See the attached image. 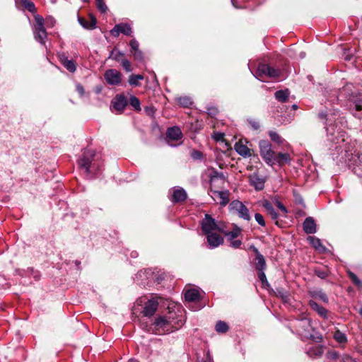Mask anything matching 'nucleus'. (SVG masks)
Masks as SVG:
<instances>
[{"label": "nucleus", "mask_w": 362, "mask_h": 362, "mask_svg": "<svg viewBox=\"0 0 362 362\" xmlns=\"http://www.w3.org/2000/svg\"><path fill=\"white\" fill-rule=\"evenodd\" d=\"M200 293L197 288H188L185 291V298L187 302H194L199 299Z\"/></svg>", "instance_id": "nucleus-21"}, {"label": "nucleus", "mask_w": 362, "mask_h": 362, "mask_svg": "<svg viewBox=\"0 0 362 362\" xmlns=\"http://www.w3.org/2000/svg\"><path fill=\"white\" fill-rule=\"evenodd\" d=\"M129 104L136 110H141V107H140V101L139 100L132 95L129 98Z\"/></svg>", "instance_id": "nucleus-37"}, {"label": "nucleus", "mask_w": 362, "mask_h": 362, "mask_svg": "<svg viewBox=\"0 0 362 362\" xmlns=\"http://www.w3.org/2000/svg\"><path fill=\"white\" fill-rule=\"evenodd\" d=\"M323 353V349L321 346H316L315 349H312V350H310L308 351V354L310 356H315V357H318V356H320Z\"/></svg>", "instance_id": "nucleus-39"}, {"label": "nucleus", "mask_w": 362, "mask_h": 362, "mask_svg": "<svg viewBox=\"0 0 362 362\" xmlns=\"http://www.w3.org/2000/svg\"><path fill=\"white\" fill-rule=\"evenodd\" d=\"M276 98L280 102H285L288 99V90H278L275 93Z\"/></svg>", "instance_id": "nucleus-33"}, {"label": "nucleus", "mask_w": 362, "mask_h": 362, "mask_svg": "<svg viewBox=\"0 0 362 362\" xmlns=\"http://www.w3.org/2000/svg\"><path fill=\"white\" fill-rule=\"evenodd\" d=\"M191 156L194 160L201 159L202 158V153L199 151H193Z\"/></svg>", "instance_id": "nucleus-51"}, {"label": "nucleus", "mask_w": 362, "mask_h": 362, "mask_svg": "<svg viewBox=\"0 0 362 362\" xmlns=\"http://www.w3.org/2000/svg\"><path fill=\"white\" fill-rule=\"evenodd\" d=\"M275 162L276 161L279 165H284L290 160V156L288 153H279L277 156H275Z\"/></svg>", "instance_id": "nucleus-28"}, {"label": "nucleus", "mask_w": 362, "mask_h": 362, "mask_svg": "<svg viewBox=\"0 0 362 362\" xmlns=\"http://www.w3.org/2000/svg\"><path fill=\"white\" fill-rule=\"evenodd\" d=\"M35 25L34 28L35 38L41 44H45L47 38V32L44 27V18L39 16H35Z\"/></svg>", "instance_id": "nucleus-7"}, {"label": "nucleus", "mask_w": 362, "mask_h": 362, "mask_svg": "<svg viewBox=\"0 0 362 362\" xmlns=\"http://www.w3.org/2000/svg\"><path fill=\"white\" fill-rule=\"evenodd\" d=\"M269 137L272 141L277 144H281L283 140L281 137L275 132L270 131L269 132Z\"/></svg>", "instance_id": "nucleus-40"}, {"label": "nucleus", "mask_w": 362, "mask_h": 362, "mask_svg": "<svg viewBox=\"0 0 362 362\" xmlns=\"http://www.w3.org/2000/svg\"><path fill=\"white\" fill-rule=\"evenodd\" d=\"M334 339L339 343L340 344H344L346 341L347 339H346V337L345 335V334H344L343 332H340L339 330H337L334 333Z\"/></svg>", "instance_id": "nucleus-34"}, {"label": "nucleus", "mask_w": 362, "mask_h": 362, "mask_svg": "<svg viewBox=\"0 0 362 362\" xmlns=\"http://www.w3.org/2000/svg\"><path fill=\"white\" fill-rule=\"evenodd\" d=\"M187 198V193L182 188L177 187L174 188L173 190V194L171 201L173 202H179L185 200Z\"/></svg>", "instance_id": "nucleus-20"}, {"label": "nucleus", "mask_w": 362, "mask_h": 362, "mask_svg": "<svg viewBox=\"0 0 362 362\" xmlns=\"http://www.w3.org/2000/svg\"><path fill=\"white\" fill-rule=\"evenodd\" d=\"M352 84H347L339 90L338 100L343 96L348 98L351 104L350 109L354 116L356 118H362V93L354 95L352 92Z\"/></svg>", "instance_id": "nucleus-1"}, {"label": "nucleus", "mask_w": 362, "mask_h": 362, "mask_svg": "<svg viewBox=\"0 0 362 362\" xmlns=\"http://www.w3.org/2000/svg\"><path fill=\"white\" fill-rule=\"evenodd\" d=\"M202 229L205 234L214 233L215 230H221L215 219L209 214H206L202 221Z\"/></svg>", "instance_id": "nucleus-10"}, {"label": "nucleus", "mask_w": 362, "mask_h": 362, "mask_svg": "<svg viewBox=\"0 0 362 362\" xmlns=\"http://www.w3.org/2000/svg\"><path fill=\"white\" fill-rule=\"evenodd\" d=\"M144 328L148 332H151L158 334H163L173 332L177 329L175 321L170 316L169 317H158L156 319L154 322L149 326L146 325Z\"/></svg>", "instance_id": "nucleus-2"}, {"label": "nucleus", "mask_w": 362, "mask_h": 362, "mask_svg": "<svg viewBox=\"0 0 362 362\" xmlns=\"http://www.w3.org/2000/svg\"><path fill=\"white\" fill-rule=\"evenodd\" d=\"M215 329L218 333H226L228 330V326L225 322L218 321L216 325Z\"/></svg>", "instance_id": "nucleus-32"}, {"label": "nucleus", "mask_w": 362, "mask_h": 362, "mask_svg": "<svg viewBox=\"0 0 362 362\" xmlns=\"http://www.w3.org/2000/svg\"><path fill=\"white\" fill-rule=\"evenodd\" d=\"M308 240L312 245V246L314 247L318 251L324 252L325 250V247L322 245L321 240L319 238L316 237L310 236L308 237Z\"/></svg>", "instance_id": "nucleus-25"}, {"label": "nucleus", "mask_w": 362, "mask_h": 362, "mask_svg": "<svg viewBox=\"0 0 362 362\" xmlns=\"http://www.w3.org/2000/svg\"><path fill=\"white\" fill-rule=\"evenodd\" d=\"M128 362H139V361L136 359L131 358L128 361Z\"/></svg>", "instance_id": "nucleus-57"}, {"label": "nucleus", "mask_w": 362, "mask_h": 362, "mask_svg": "<svg viewBox=\"0 0 362 362\" xmlns=\"http://www.w3.org/2000/svg\"><path fill=\"white\" fill-rule=\"evenodd\" d=\"M124 54L120 52L117 48L115 47L110 54L109 58L112 59L115 61L119 62Z\"/></svg>", "instance_id": "nucleus-31"}, {"label": "nucleus", "mask_w": 362, "mask_h": 362, "mask_svg": "<svg viewBox=\"0 0 362 362\" xmlns=\"http://www.w3.org/2000/svg\"><path fill=\"white\" fill-rule=\"evenodd\" d=\"M215 112H216V110H212V111H211V112H210L209 113H210V114H214V113H215Z\"/></svg>", "instance_id": "nucleus-61"}, {"label": "nucleus", "mask_w": 362, "mask_h": 362, "mask_svg": "<svg viewBox=\"0 0 362 362\" xmlns=\"http://www.w3.org/2000/svg\"><path fill=\"white\" fill-rule=\"evenodd\" d=\"M76 90L81 96H83L84 95V93H85L84 88H83V86H81V84L78 83L76 85Z\"/></svg>", "instance_id": "nucleus-54"}, {"label": "nucleus", "mask_w": 362, "mask_h": 362, "mask_svg": "<svg viewBox=\"0 0 362 362\" xmlns=\"http://www.w3.org/2000/svg\"><path fill=\"white\" fill-rule=\"evenodd\" d=\"M144 78L143 75L137 74V75H132L129 78V83L130 85L138 86H139V81L142 80Z\"/></svg>", "instance_id": "nucleus-35"}, {"label": "nucleus", "mask_w": 362, "mask_h": 362, "mask_svg": "<svg viewBox=\"0 0 362 362\" xmlns=\"http://www.w3.org/2000/svg\"><path fill=\"white\" fill-rule=\"evenodd\" d=\"M293 108H296V107H297V106H296V105H293Z\"/></svg>", "instance_id": "nucleus-62"}, {"label": "nucleus", "mask_w": 362, "mask_h": 362, "mask_svg": "<svg viewBox=\"0 0 362 362\" xmlns=\"http://www.w3.org/2000/svg\"><path fill=\"white\" fill-rule=\"evenodd\" d=\"M234 148L236 152L244 158H249L252 156L251 149L241 141L237 142Z\"/></svg>", "instance_id": "nucleus-18"}, {"label": "nucleus", "mask_w": 362, "mask_h": 362, "mask_svg": "<svg viewBox=\"0 0 362 362\" xmlns=\"http://www.w3.org/2000/svg\"><path fill=\"white\" fill-rule=\"evenodd\" d=\"M25 8L30 12H35V4L31 1H25L24 2Z\"/></svg>", "instance_id": "nucleus-44"}, {"label": "nucleus", "mask_w": 362, "mask_h": 362, "mask_svg": "<svg viewBox=\"0 0 362 362\" xmlns=\"http://www.w3.org/2000/svg\"><path fill=\"white\" fill-rule=\"evenodd\" d=\"M255 267L258 271L264 270L266 268L265 259L263 255L259 252H257L255 258Z\"/></svg>", "instance_id": "nucleus-26"}, {"label": "nucleus", "mask_w": 362, "mask_h": 362, "mask_svg": "<svg viewBox=\"0 0 362 362\" xmlns=\"http://www.w3.org/2000/svg\"><path fill=\"white\" fill-rule=\"evenodd\" d=\"M240 233L241 229L235 226L233 230L226 233V235L228 237V240H232L238 237Z\"/></svg>", "instance_id": "nucleus-30"}, {"label": "nucleus", "mask_w": 362, "mask_h": 362, "mask_svg": "<svg viewBox=\"0 0 362 362\" xmlns=\"http://www.w3.org/2000/svg\"><path fill=\"white\" fill-rule=\"evenodd\" d=\"M132 53L134 55L135 59L139 61H141L143 59V54L139 49L135 50Z\"/></svg>", "instance_id": "nucleus-48"}, {"label": "nucleus", "mask_w": 362, "mask_h": 362, "mask_svg": "<svg viewBox=\"0 0 362 362\" xmlns=\"http://www.w3.org/2000/svg\"><path fill=\"white\" fill-rule=\"evenodd\" d=\"M300 325L304 327L305 329H308L310 327V321L307 319H303L300 322Z\"/></svg>", "instance_id": "nucleus-52"}, {"label": "nucleus", "mask_w": 362, "mask_h": 362, "mask_svg": "<svg viewBox=\"0 0 362 362\" xmlns=\"http://www.w3.org/2000/svg\"><path fill=\"white\" fill-rule=\"evenodd\" d=\"M249 182L256 190H262L264 187V179L256 173H254L249 176Z\"/></svg>", "instance_id": "nucleus-13"}, {"label": "nucleus", "mask_w": 362, "mask_h": 362, "mask_svg": "<svg viewBox=\"0 0 362 362\" xmlns=\"http://www.w3.org/2000/svg\"><path fill=\"white\" fill-rule=\"evenodd\" d=\"M62 64L70 72L74 73L76 70V64L73 60L69 59L64 54L59 55Z\"/></svg>", "instance_id": "nucleus-23"}, {"label": "nucleus", "mask_w": 362, "mask_h": 362, "mask_svg": "<svg viewBox=\"0 0 362 362\" xmlns=\"http://www.w3.org/2000/svg\"><path fill=\"white\" fill-rule=\"evenodd\" d=\"M309 305L310 308L317 312V313L322 318L327 319L328 318V310L324 307L318 305L314 300L309 301Z\"/></svg>", "instance_id": "nucleus-22"}, {"label": "nucleus", "mask_w": 362, "mask_h": 362, "mask_svg": "<svg viewBox=\"0 0 362 362\" xmlns=\"http://www.w3.org/2000/svg\"><path fill=\"white\" fill-rule=\"evenodd\" d=\"M177 102L184 107H188L192 105V100L188 96L180 97L177 98Z\"/></svg>", "instance_id": "nucleus-29"}, {"label": "nucleus", "mask_w": 362, "mask_h": 362, "mask_svg": "<svg viewBox=\"0 0 362 362\" xmlns=\"http://www.w3.org/2000/svg\"><path fill=\"white\" fill-rule=\"evenodd\" d=\"M96 4H97V7L102 12V13H105L106 11L107 10V6L105 5V2L103 0H96Z\"/></svg>", "instance_id": "nucleus-43"}, {"label": "nucleus", "mask_w": 362, "mask_h": 362, "mask_svg": "<svg viewBox=\"0 0 362 362\" xmlns=\"http://www.w3.org/2000/svg\"><path fill=\"white\" fill-rule=\"evenodd\" d=\"M95 156L94 151L86 150L83 152L82 158L78 160V165L87 173H91L92 161Z\"/></svg>", "instance_id": "nucleus-9"}, {"label": "nucleus", "mask_w": 362, "mask_h": 362, "mask_svg": "<svg viewBox=\"0 0 362 362\" xmlns=\"http://www.w3.org/2000/svg\"><path fill=\"white\" fill-rule=\"evenodd\" d=\"M110 33L114 37H118L120 33L127 36H131L132 33V29L130 25L122 23L115 25V27L110 30Z\"/></svg>", "instance_id": "nucleus-11"}, {"label": "nucleus", "mask_w": 362, "mask_h": 362, "mask_svg": "<svg viewBox=\"0 0 362 362\" xmlns=\"http://www.w3.org/2000/svg\"><path fill=\"white\" fill-rule=\"evenodd\" d=\"M322 119H326L327 122V134L331 136L330 139L334 141L337 139V136H335V125L333 122H336L339 119V111L329 110L326 113H320L319 115Z\"/></svg>", "instance_id": "nucleus-4"}, {"label": "nucleus", "mask_w": 362, "mask_h": 362, "mask_svg": "<svg viewBox=\"0 0 362 362\" xmlns=\"http://www.w3.org/2000/svg\"><path fill=\"white\" fill-rule=\"evenodd\" d=\"M255 218L256 220V221L262 226H265V221H264V217L262 216V215H261L259 213H257L255 214Z\"/></svg>", "instance_id": "nucleus-45"}, {"label": "nucleus", "mask_w": 362, "mask_h": 362, "mask_svg": "<svg viewBox=\"0 0 362 362\" xmlns=\"http://www.w3.org/2000/svg\"><path fill=\"white\" fill-rule=\"evenodd\" d=\"M262 206L273 219H276L278 218V213L276 211V210L274 209V208L269 202H264Z\"/></svg>", "instance_id": "nucleus-27"}, {"label": "nucleus", "mask_w": 362, "mask_h": 362, "mask_svg": "<svg viewBox=\"0 0 362 362\" xmlns=\"http://www.w3.org/2000/svg\"><path fill=\"white\" fill-rule=\"evenodd\" d=\"M277 206L284 213H287L286 207L281 202H278Z\"/></svg>", "instance_id": "nucleus-55"}, {"label": "nucleus", "mask_w": 362, "mask_h": 362, "mask_svg": "<svg viewBox=\"0 0 362 362\" xmlns=\"http://www.w3.org/2000/svg\"><path fill=\"white\" fill-rule=\"evenodd\" d=\"M258 277L263 284H268L264 270L258 271Z\"/></svg>", "instance_id": "nucleus-46"}, {"label": "nucleus", "mask_w": 362, "mask_h": 362, "mask_svg": "<svg viewBox=\"0 0 362 362\" xmlns=\"http://www.w3.org/2000/svg\"><path fill=\"white\" fill-rule=\"evenodd\" d=\"M230 211L238 216L239 218L246 221H250L251 216L249 212V209L247 206L239 200H234L229 204Z\"/></svg>", "instance_id": "nucleus-6"}, {"label": "nucleus", "mask_w": 362, "mask_h": 362, "mask_svg": "<svg viewBox=\"0 0 362 362\" xmlns=\"http://www.w3.org/2000/svg\"><path fill=\"white\" fill-rule=\"evenodd\" d=\"M113 108L119 112H122L127 105V101L124 96L117 95L115 97L114 100L112 102Z\"/></svg>", "instance_id": "nucleus-17"}, {"label": "nucleus", "mask_w": 362, "mask_h": 362, "mask_svg": "<svg viewBox=\"0 0 362 362\" xmlns=\"http://www.w3.org/2000/svg\"><path fill=\"white\" fill-rule=\"evenodd\" d=\"M352 160L354 161V164L357 166L362 165V156L358 153L352 155Z\"/></svg>", "instance_id": "nucleus-42"}, {"label": "nucleus", "mask_w": 362, "mask_h": 362, "mask_svg": "<svg viewBox=\"0 0 362 362\" xmlns=\"http://www.w3.org/2000/svg\"><path fill=\"white\" fill-rule=\"evenodd\" d=\"M88 0H83V1H87Z\"/></svg>", "instance_id": "nucleus-63"}, {"label": "nucleus", "mask_w": 362, "mask_h": 362, "mask_svg": "<svg viewBox=\"0 0 362 362\" xmlns=\"http://www.w3.org/2000/svg\"><path fill=\"white\" fill-rule=\"evenodd\" d=\"M315 274L321 279H325L327 276V273L325 271L316 270Z\"/></svg>", "instance_id": "nucleus-53"}, {"label": "nucleus", "mask_w": 362, "mask_h": 362, "mask_svg": "<svg viewBox=\"0 0 362 362\" xmlns=\"http://www.w3.org/2000/svg\"><path fill=\"white\" fill-rule=\"evenodd\" d=\"M158 305V303L156 300H154V299L149 300L145 304L144 310L142 312L144 316H145V317L152 316L157 310Z\"/></svg>", "instance_id": "nucleus-15"}, {"label": "nucleus", "mask_w": 362, "mask_h": 362, "mask_svg": "<svg viewBox=\"0 0 362 362\" xmlns=\"http://www.w3.org/2000/svg\"><path fill=\"white\" fill-rule=\"evenodd\" d=\"M260 155L264 160L269 165L272 166L275 163V153L272 149V144L269 141L261 140L259 142Z\"/></svg>", "instance_id": "nucleus-5"}, {"label": "nucleus", "mask_w": 362, "mask_h": 362, "mask_svg": "<svg viewBox=\"0 0 362 362\" xmlns=\"http://www.w3.org/2000/svg\"><path fill=\"white\" fill-rule=\"evenodd\" d=\"M166 137L168 143L171 141H178L182 138L181 130L177 127H170L167 130Z\"/></svg>", "instance_id": "nucleus-16"}, {"label": "nucleus", "mask_w": 362, "mask_h": 362, "mask_svg": "<svg viewBox=\"0 0 362 362\" xmlns=\"http://www.w3.org/2000/svg\"><path fill=\"white\" fill-rule=\"evenodd\" d=\"M313 297H315V298L320 299V300H321L322 301H323V302H325L326 303H328V297L322 291H315L313 293Z\"/></svg>", "instance_id": "nucleus-36"}, {"label": "nucleus", "mask_w": 362, "mask_h": 362, "mask_svg": "<svg viewBox=\"0 0 362 362\" xmlns=\"http://www.w3.org/2000/svg\"><path fill=\"white\" fill-rule=\"evenodd\" d=\"M129 45L132 49L131 52H133L134 51L139 49V42L135 39H132L130 41Z\"/></svg>", "instance_id": "nucleus-47"}, {"label": "nucleus", "mask_w": 362, "mask_h": 362, "mask_svg": "<svg viewBox=\"0 0 362 362\" xmlns=\"http://www.w3.org/2000/svg\"><path fill=\"white\" fill-rule=\"evenodd\" d=\"M105 78L110 85H117L121 81V74L115 69H109L105 73Z\"/></svg>", "instance_id": "nucleus-12"}, {"label": "nucleus", "mask_w": 362, "mask_h": 362, "mask_svg": "<svg viewBox=\"0 0 362 362\" xmlns=\"http://www.w3.org/2000/svg\"><path fill=\"white\" fill-rule=\"evenodd\" d=\"M247 122L254 130H257L260 127L259 122L255 118L247 119Z\"/></svg>", "instance_id": "nucleus-41"}, {"label": "nucleus", "mask_w": 362, "mask_h": 362, "mask_svg": "<svg viewBox=\"0 0 362 362\" xmlns=\"http://www.w3.org/2000/svg\"><path fill=\"white\" fill-rule=\"evenodd\" d=\"M303 228L307 234H313L316 232V224L315 220L312 217L305 218L303 223Z\"/></svg>", "instance_id": "nucleus-19"}, {"label": "nucleus", "mask_w": 362, "mask_h": 362, "mask_svg": "<svg viewBox=\"0 0 362 362\" xmlns=\"http://www.w3.org/2000/svg\"><path fill=\"white\" fill-rule=\"evenodd\" d=\"M207 235V243L211 248H215L223 244V238L216 233H210Z\"/></svg>", "instance_id": "nucleus-14"}, {"label": "nucleus", "mask_w": 362, "mask_h": 362, "mask_svg": "<svg viewBox=\"0 0 362 362\" xmlns=\"http://www.w3.org/2000/svg\"><path fill=\"white\" fill-rule=\"evenodd\" d=\"M122 65L127 71H131V64H130V62L127 59H122Z\"/></svg>", "instance_id": "nucleus-49"}, {"label": "nucleus", "mask_w": 362, "mask_h": 362, "mask_svg": "<svg viewBox=\"0 0 362 362\" xmlns=\"http://www.w3.org/2000/svg\"><path fill=\"white\" fill-rule=\"evenodd\" d=\"M78 22L84 28L86 29H94L96 25V19L93 16H90V20L88 21L83 18L78 17Z\"/></svg>", "instance_id": "nucleus-24"}, {"label": "nucleus", "mask_w": 362, "mask_h": 362, "mask_svg": "<svg viewBox=\"0 0 362 362\" xmlns=\"http://www.w3.org/2000/svg\"><path fill=\"white\" fill-rule=\"evenodd\" d=\"M349 276L353 283L357 286L362 288V281L358 278V276L353 272H349Z\"/></svg>", "instance_id": "nucleus-38"}, {"label": "nucleus", "mask_w": 362, "mask_h": 362, "mask_svg": "<svg viewBox=\"0 0 362 362\" xmlns=\"http://www.w3.org/2000/svg\"><path fill=\"white\" fill-rule=\"evenodd\" d=\"M281 71L279 69H275L267 64H260L258 65L255 76L257 78L269 77V78H278L280 76Z\"/></svg>", "instance_id": "nucleus-8"}, {"label": "nucleus", "mask_w": 362, "mask_h": 362, "mask_svg": "<svg viewBox=\"0 0 362 362\" xmlns=\"http://www.w3.org/2000/svg\"><path fill=\"white\" fill-rule=\"evenodd\" d=\"M204 362H212V361H211V359L210 358H209L206 361H204Z\"/></svg>", "instance_id": "nucleus-59"}, {"label": "nucleus", "mask_w": 362, "mask_h": 362, "mask_svg": "<svg viewBox=\"0 0 362 362\" xmlns=\"http://www.w3.org/2000/svg\"><path fill=\"white\" fill-rule=\"evenodd\" d=\"M223 137V134L221 133H217L214 136V139L217 141L221 140Z\"/></svg>", "instance_id": "nucleus-56"}, {"label": "nucleus", "mask_w": 362, "mask_h": 362, "mask_svg": "<svg viewBox=\"0 0 362 362\" xmlns=\"http://www.w3.org/2000/svg\"><path fill=\"white\" fill-rule=\"evenodd\" d=\"M231 2H232L233 5L235 7H236V8L238 7V6L235 5V0H231Z\"/></svg>", "instance_id": "nucleus-58"}, {"label": "nucleus", "mask_w": 362, "mask_h": 362, "mask_svg": "<svg viewBox=\"0 0 362 362\" xmlns=\"http://www.w3.org/2000/svg\"><path fill=\"white\" fill-rule=\"evenodd\" d=\"M230 241V245L234 248H238L242 245V242L240 240H232Z\"/></svg>", "instance_id": "nucleus-50"}, {"label": "nucleus", "mask_w": 362, "mask_h": 362, "mask_svg": "<svg viewBox=\"0 0 362 362\" xmlns=\"http://www.w3.org/2000/svg\"><path fill=\"white\" fill-rule=\"evenodd\" d=\"M225 183V177L223 173L216 172L211 176L210 180L211 197L213 199L219 203L222 206H226L229 202V192L226 190H216L213 188L218 184L223 185Z\"/></svg>", "instance_id": "nucleus-3"}, {"label": "nucleus", "mask_w": 362, "mask_h": 362, "mask_svg": "<svg viewBox=\"0 0 362 362\" xmlns=\"http://www.w3.org/2000/svg\"><path fill=\"white\" fill-rule=\"evenodd\" d=\"M300 57H302V58H303V57H305V53L302 52V53H300Z\"/></svg>", "instance_id": "nucleus-60"}]
</instances>
